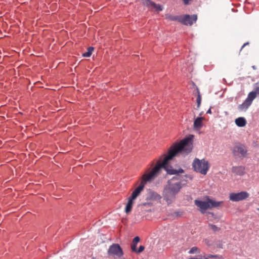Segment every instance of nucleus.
<instances>
[{"label": "nucleus", "instance_id": "obj_21", "mask_svg": "<svg viewBox=\"0 0 259 259\" xmlns=\"http://www.w3.org/2000/svg\"><path fill=\"white\" fill-rule=\"evenodd\" d=\"M208 226L214 232H217L220 230V228L218 227L216 225L209 224Z\"/></svg>", "mask_w": 259, "mask_h": 259}, {"label": "nucleus", "instance_id": "obj_5", "mask_svg": "<svg viewBox=\"0 0 259 259\" xmlns=\"http://www.w3.org/2000/svg\"><path fill=\"white\" fill-rule=\"evenodd\" d=\"M192 167L195 171L205 175L209 168L210 165L208 161L205 159L200 160L195 158L192 163Z\"/></svg>", "mask_w": 259, "mask_h": 259}, {"label": "nucleus", "instance_id": "obj_8", "mask_svg": "<svg viewBox=\"0 0 259 259\" xmlns=\"http://www.w3.org/2000/svg\"><path fill=\"white\" fill-rule=\"evenodd\" d=\"M249 194L246 191H241L238 193H231L229 195L230 200L234 202H237L246 199L249 197Z\"/></svg>", "mask_w": 259, "mask_h": 259}, {"label": "nucleus", "instance_id": "obj_13", "mask_svg": "<svg viewBox=\"0 0 259 259\" xmlns=\"http://www.w3.org/2000/svg\"><path fill=\"white\" fill-rule=\"evenodd\" d=\"M202 117H197L194 121V128L197 130L200 129L202 126Z\"/></svg>", "mask_w": 259, "mask_h": 259}, {"label": "nucleus", "instance_id": "obj_12", "mask_svg": "<svg viewBox=\"0 0 259 259\" xmlns=\"http://www.w3.org/2000/svg\"><path fill=\"white\" fill-rule=\"evenodd\" d=\"M181 16L182 15L173 16L170 14H166L165 15L166 19L171 21H177L180 23H181Z\"/></svg>", "mask_w": 259, "mask_h": 259}, {"label": "nucleus", "instance_id": "obj_2", "mask_svg": "<svg viewBox=\"0 0 259 259\" xmlns=\"http://www.w3.org/2000/svg\"><path fill=\"white\" fill-rule=\"evenodd\" d=\"M182 187L181 177L175 176L168 180L164 187L162 193L164 199L168 204L171 203L175 200L176 195L180 192Z\"/></svg>", "mask_w": 259, "mask_h": 259}, {"label": "nucleus", "instance_id": "obj_9", "mask_svg": "<svg viewBox=\"0 0 259 259\" xmlns=\"http://www.w3.org/2000/svg\"><path fill=\"white\" fill-rule=\"evenodd\" d=\"M197 15L194 14L192 15H189L186 14L182 15L181 19V23L185 25L191 26L194 22L197 21Z\"/></svg>", "mask_w": 259, "mask_h": 259}, {"label": "nucleus", "instance_id": "obj_3", "mask_svg": "<svg viewBox=\"0 0 259 259\" xmlns=\"http://www.w3.org/2000/svg\"><path fill=\"white\" fill-rule=\"evenodd\" d=\"M156 168L152 171H149L142 175L140 184L132 192L130 197L132 199H135L143 190L145 184L154 179Z\"/></svg>", "mask_w": 259, "mask_h": 259}, {"label": "nucleus", "instance_id": "obj_24", "mask_svg": "<svg viewBox=\"0 0 259 259\" xmlns=\"http://www.w3.org/2000/svg\"><path fill=\"white\" fill-rule=\"evenodd\" d=\"M143 206H151L152 204L151 203H143L142 204Z\"/></svg>", "mask_w": 259, "mask_h": 259}, {"label": "nucleus", "instance_id": "obj_14", "mask_svg": "<svg viewBox=\"0 0 259 259\" xmlns=\"http://www.w3.org/2000/svg\"><path fill=\"white\" fill-rule=\"evenodd\" d=\"M134 200L135 199H132L131 197H129L125 209V211L126 213H128L131 211L133 208V205L134 203Z\"/></svg>", "mask_w": 259, "mask_h": 259}, {"label": "nucleus", "instance_id": "obj_16", "mask_svg": "<svg viewBox=\"0 0 259 259\" xmlns=\"http://www.w3.org/2000/svg\"><path fill=\"white\" fill-rule=\"evenodd\" d=\"M140 239L139 236L135 237L132 241V243L131 244V249L132 251H137V245L138 243V242L140 241Z\"/></svg>", "mask_w": 259, "mask_h": 259}, {"label": "nucleus", "instance_id": "obj_18", "mask_svg": "<svg viewBox=\"0 0 259 259\" xmlns=\"http://www.w3.org/2000/svg\"><path fill=\"white\" fill-rule=\"evenodd\" d=\"M196 94H197L196 102L197 104V107L199 108L201 104V97L199 89L197 88L196 89Z\"/></svg>", "mask_w": 259, "mask_h": 259}, {"label": "nucleus", "instance_id": "obj_6", "mask_svg": "<svg viewBox=\"0 0 259 259\" xmlns=\"http://www.w3.org/2000/svg\"><path fill=\"white\" fill-rule=\"evenodd\" d=\"M259 95V87L254 89V91L250 92L245 101L238 106V109L240 111L247 110L251 105L253 100L256 98V95Z\"/></svg>", "mask_w": 259, "mask_h": 259}, {"label": "nucleus", "instance_id": "obj_22", "mask_svg": "<svg viewBox=\"0 0 259 259\" xmlns=\"http://www.w3.org/2000/svg\"><path fill=\"white\" fill-rule=\"evenodd\" d=\"M153 9H155L156 11L160 12L162 10L163 8L159 4H156V3H155V5L153 7Z\"/></svg>", "mask_w": 259, "mask_h": 259}, {"label": "nucleus", "instance_id": "obj_20", "mask_svg": "<svg viewBox=\"0 0 259 259\" xmlns=\"http://www.w3.org/2000/svg\"><path fill=\"white\" fill-rule=\"evenodd\" d=\"M189 253L190 254L198 253H200V250L197 247L194 246L190 249L189 251Z\"/></svg>", "mask_w": 259, "mask_h": 259}, {"label": "nucleus", "instance_id": "obj_1", "mask_svg": "<svg viewBox=\"0 0 259 259\" xmlns=\"http://www.w3.org/2000/svg\"><path fill=\"white\" fill-rule=\"evenodd\" d=\"M193 135H189L179 142L175 143L169 147L167 154H164L160 157L159 159L156 162L155 166L150 171H152L156 168L154 179L160 173L162 168H163L169 175H177L184 172V169L182 168H180L178 170L172 168V166L167 164V162L179 153L185 154L190 153L193 147Z\"/></svg>", "mask_w": 259, "mask_h": 259}, {"label": "nucleus", "instance_id": "obj_11", "mask_svg": "<svg viewBox=\"0 0 259 259\" xmlns=\"http://www.w3.org/2000/svg\"><path fill=\"white\" fill-rule=\"evenodd\" d=\"M232 171L236 175L240 176H243L245 173V167L243 166H233Z\"/></svg>", "mask_w": 259, "mask_h": 259}, {"label": "nucleus", "instance_id": "obj_23", "mask_svg": "<svg viewBox=\"0 0 259 259\" xmlns=\"http://www.w3.org/2000/svg\"><path fill=\"white\" fill-rule=\"evenodd\" d=\"M144 249L145 247L143 245H141L139 246L138 249H137V251H134L133 252L138 254L142 252L144 250Z\"/></svg>", "mask_w": 259, "mask_h": 259}, {"label": "nucleus", "instance_id": "obj_27", "mask_svg": "<svg viewBox=\"0 0 259 259\" xmlns=\"http://www.w3.org/2000/svg\"><path fill=\"white\" fill-rule=\"evenodd\" d=\"M189 259H208V258H198L195 257H191Z\"/></svg>", "mask_w": 259, "mask_h": 259}, {"label": "nucleus", "instance_id": "obj_4", "mask_svg": "<svg viewBox=\"0 0 259 259\" xmlns=\"http://www.w3.org/2000/svg\"><path fill=\"white\" fill-rule=\"evenodd\" d=\"M222 202V201H214L210 199L208 196L206 197V201L199 200H195L194 201L195 204L200 208V211L203 213L208 208L218 207Z\"/></svg>", "mask_w": 259, "mask_h": 259}, {"label": "nucleus", "instance_id": "obj_7", "mask_svg": "<svg viewBox=\"0 0 259 259\" xmlns=\"http://www.w3.org/2000/svg\"><path fill=\"white\" fill-rule=\"evenodd\" d=\"M108 253L114 258H119L123 255L122 249L118 244L116 243L113 244L109 247Z\"/></svg>", "mask_w": 259, "mask_h": 259}, {"label": "nucleus", "instance_id": "obj_15", "mask_svg": "<svg viewBox=\"0 0 259 259\" xmlns=\"http://www.w3.org/2000/svg\"><path fill=\"white\" fill-rule=\"evenodd\" d=\"M236 125L239 127H243L246 124V121L244 117H239L235 120Z\"/></svg>", "mask_w": 259, "mask_h": 259}, {"label": "nucleus", "instance_id": "obj_26", "mask_svg": "<svg viewBox=\"0 0 259 259\" xmlns=\"http://www.w3.org/2000/svg\"><path fill=\"white\" fill-rule=\"evenodd\" d=\"M206 113H207V114H211V109L210 108H209L207 110V111L206 112Z\"/></svg>", "mask_w": 259, "mask_h": 259}, {"label": "nucleus", "instance_id": "obj_10", "mask_svg": "<svg viewBox=\"0 0 259 259\" xmlns=\"http://www.w3.org/2000/svg\"><path fill=\"white\" fill-rule=\"evenodd\" d=\"M247 152V150L246 147L242 145L235 146L233 151V153L235 156L240 157H246Z\"/></svg>", "mask_w": 259, "mask_h": 259}, {"label": "nucleus", "instance_id": "obj_17", "mask_svg": "<svg viewBox=\"0 0 259 259\" xmlns=\"http://www.w3.org/2000/svg\"><path fill=\"white\" fill-rule=\"evenodd\" d=\"M143 4L152 11L153 9V7L155 5V3L150 0H143Z\"/></svg>", "mask_w": 259, "mask_h": 259}, {"label": "nucleus", "instance_id": "obj_25", "mask_svg": "<svg viewBox=\"0 0 259 259\" xmlns=\"http://www.w3.org/2000/svg\"><path fill=\"white\" fill-rule=\"evenodd\" d=\"M248 44H249V43H248V42H246V43H245V44H244L242 46V47H241V49H240V51H242V50L243 49V48L245 46H246V45H248Z\"/></svg>", "mask_w": 259, "mask_h": 259}, {"label": "nucleus", "instance_id": "obj_19", "mask_svg": "<svg viewBox=\"0 0 259 259\" xmlns=\"http://www.w3.org/2000/svg\"><path fill=\"white\" fill-rule=\"evenodd\" d=\"M94 48L93 47H89L88 48L87 52L85 53H84L82 54V56L84 57H90L91 56V55L94 51Z\"/></svg>", "mask_w": 259, "mask_h": 259}]
</instances>
